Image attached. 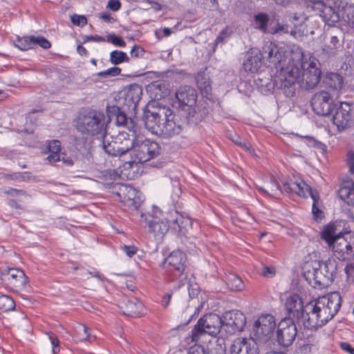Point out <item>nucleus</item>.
Segmentation results:
<instances>
[{"label":"nucleus","instance_id":"1","mask_svg":"<svg viewBox=\"0 0 354 354\" xmlns=\"http://www.w3.org/2000/svg\"><path fill=\"white\" fill-rule=\"evenodd\" d=\"M321 79L319 62L315 57L305 59L302 48L293 46L286 67H283L274 80V86L286 97H292L295 93V83L307 90L317 86Z\"/></svg>","mask_w":354,"mask_h":354},{"label":"nucleus","instance_id":"2","mask_svg":"<svg viewBox=\"0 0 354 354\" xmlns=\"http://www.w3.org/2000/svg\"><path fill=\"white\" fill-rule=\"evenodd\" d=\"M341 301L340 295L333 292L308 303L305 307L304 326L308 329L323 326L337 314Z\"/></svg>","mask_w":354,"mask_h":354},{"label":"nucleus","instance_id":"3","mask_svg":"<svg viewBox=\"0 0 354 354\" xmlns=\"http://www.w3.org/2000/svg\"><path fill=\"white\" fill-rule=\"evenodd\" d=\"M341 221H335L324 226L321 232V239L326 242L335 257L340 261L351 259L354 250L350 242L342 236Z\"/></svg>","mask_w":354,"mask_h":354},{"label":"nucleus","instance_id":"4","mask_svg":"<svg viewBox=\"0 0 354 354\" xmlns=\"http://www.w3.org/2000/svg\"><path fill=\"white\" fill-rule=\"evenodd\" d=\"M104 120L105 118L102 112L93 109L84 110L80 113L77 129L82 133L91 136L104 135Z\"/></svg>","mask_w":354,"mask_h":354},{"label":"nucleus","instance_id":"5","mask_svg":"<svg viewBox=\"0 0 354 354\" xmlns=\"http://www.w3.org/2000/svg\"><path fill=\"white\" fill-rule=\"evenodd\" d=\"M197 91L190 86H180L176 93L178 108L184 111L189 122H196L199 118L197 112Z\"/></svg>","mask_w":354,"mask_h":354},{"label":"nucleus","instance_id":"6","mask_svg":"<svg viewBox=\"0 0 354 354\" xmlns=\"http://www.w3.org/2000/svg\"><path fill=\"white\" fill-rule=\"evenodd\" d=\"M133 147V137L125 131H121L115 136L103 135L102 148L109 156H121L130 151Z\"/></svg>","mask_w":354,"mask_h":354},{"label":"nucleus","instance_id":"7","mask_svg":"<svg viewBox=\"0 0 354 354\" xmlns=\"http://www.w3.org/2000/svg\"><path fill=\"white\" fill-rule=\"evenodd\" d=\"M223 330L221 317L215 313H209L201 317L192 330V342H198L200 336L207 334L215 337Z\"/></svg>","mask_w":354,"mask_h":354},{"label":"nucleus","instance_id":"8","mask_svg":"<svg viewBox=\"0 0 354 354\" xmlns=\"http://www.w3.org/2000/svg\"><path fill=\"white\" fill-rule=\"evenodd\" d=\"M160 152V147L156 142L148 139L133 140V147L130 149L131 162L136 164L146 162L157 157Z\"/></svg>","mask_w":354,"mask_h":354},{"label":"nucleus","instance_id":"9","mask_svg":"<svg viewBox=\"0 0 354 354\" xmlns=\"http://www.w3.org/2000/svg\"><path fill=\"white\" fill-rule=\"evenodd\" d=\"M187 257L185 253L180 250L171 252L165 259V263L171 272V279L178 281V286L185 285L187 275L185 273Z\"/></svg>","mask_w":354,"mask_h":354},{"label":"nucleus","instance_id":"10","mask_svg":"<svg viewBox=\"0 0 354 354\" xmlns=\"http://www.w3.org/2000/svg\"><path fill=\"white\" fill-rule=\"evenodd\" d=\"M283 187L286 192L295 193L299 196L306 198L310 196L313 201L312 212L314 217L317 220L324 217L323 212L318 207L319 200L318 193L316 191H313L303 180H298L295 182L286 183Z\"/></svg>","mask_w":354,"mask_h":354},{"label":"nucleus","instance_id":"11","mask_svg":"<svg viewBox=\"0 0 354 354\" xmlns=\"http://www.w3.org/2000/svg\"><path fill=\"white\" fill-rule=\"evenodd\" d=\"M275 327L274 316L270 314L261 315L254 323L252 338L260 343H266L273 337Z\"/></svg>","mask_w":354,"mask_h":354},{"label":"nucleus","instance_id":"12","mask_svg":"<svg viewBox=\"0 0 354 354\" xmlns=\"http://www.w3.org/2000/svg\"><path fill=\"white\" fill-rule=\"evenodd\" d=\"M292 49V47L286 51L272 42L267 43L262 48L263 58L268 59L270 64L274 65L276 68H279V74L283 67L287 66Z\"/></svg>","mask_w":354,"mask_h":354},{"label":"nucleus","instance_id":"13","mask_svg":"<svg viewBox=\"0 0 354 354\" xmlns=\"http://www.w3.org/2000/svg\"><path fill=\"white\" fill-rule=\"evenodd\" d=\"M140 222L141 225L144 224L143 227L157 240H161L169 229L165 220L149 214L141 213Z\"/></svg>","mask_w":354,"mask_h":354},{"label":"nucleus","instance_id":"14","mask_svg":"<svg viewBox=\"0 0 354 354\" xmlns=\"http://www.w3.org/2000/svg\"><path fill=\"white\" fill-rule=\"evenodd\" d=\"M168 115H171V109L167 107L159 108L156 111L145 110L143 122L145 128L151 133L158 136L163 117H167Z\"/></svg>","mask_w":354,"mask_h":354},{"label":"nucleus","instance_id":"15","mask_svg":"<svg viewBox=\"0 0 354 354\" xmlns=\"http://www.w3.org/2000/svg\"><path fill=\"white\" fill-rule=\"evenodd\" d=\"M223 330L227 335L235 334L243 330L246 324L245 315L239 310H230L221 317Z\"/></svg>","mask_w":354,"mask_h":354},{"label":"nucleus","instance_id":"16","mask_svg":"<svg viewBox=\"0 0 354 354\" xmlns=\"http://www.w3.org/2000/svg\"><path fill=\"white\" fill-rule=\"evenodd\" d=\"M297 334L295 321L291 318H284L278 325L277 339L278 343L283 346H290Z\"/></svg>","mask_w":354,"mask_h":354},{"label":"nucleus","instance_id":"17","mask_svg":"<svg viewBox=\"0 0 354 354\" xmlns=\"http://www.w3.org/2000/svg\"><path fill=\"white\" fill-rule=\"evenodd\" d=\"M117 195L125 206L133 210H137L143 201L139 192L127 184H121L118 186Z\"/></svg>","mask_w":354,"mask_h":354},{"label":"nucleus","instance_id":"18","mask_svg":"<svg viewBox=\"0 0 354 354\" xmlns=\"http://www.w3.org/2000/svg\"><path fill=\"white\" fill-rule=\"evenodd\" d=\"M333 123L339 131L350 129L354 126V112L348 102H341L339 107L333 115Z\"/></svg>","mask_w":354,"mask_h":354},{"label":"nucleus","instance_id":"19","mask_svg":"<svg viewBox=\"0 0 354 354\" xmlns=\"http://www.w3.org/2000/svg\"><path fill=\"white\" fill-rule=\"evenodd\" d=\"M313 111L319 115H330L335 108L333 98L326 91L316 93L311 100Z\"/></svg>","mask_w":354,"mask_h":354},{"label":"nucleus","instance_id":"20","mask_svg":"<svg viewBox=\"0 0 354 354\" xmlns=\"http://www.w3.org/2000/svg\"><path fill=\"white\" fill-rule=\"evenodd\" d=\"M1 280L6 282L12 289L18 290L26 287L28 277L22 270L12 268H8L1 274Z\"/></svg>","mask_w":354,"mask_h":354},{"label":"nucleus","instance_id":"21","mask_svg":"<svg viewBox=\"0 0 354 354\" xmlns=\"http://www.w3.org/2000/svg\"><path fill=\"white\" fill-rule=\"evenodd\" d=\"M286 310L287 311L288 317L292 320L297 322L305 319L306 315H304V304L301 298L297 294H292L287 297L285 303Z\"/></svg>","mask_w":354,"mask_h":354},{"label":"nucleus","instance_id":"22","mask_svg":"<svg viewBox=\"0 0 354 354\" xmlns=\"http://www.w3.org/2000/svg\"><path fill=\"white\" fill-rule=\"evenodd\" d=\"M231 354H258L257 341L252 337H238L230 346Z\"/></svg>","mask_w":354,"mask_h":354},{"label":"nucleus","instance_id":"23","mask_svg":"<svg viewBox=\"0 0 354 354\" xmlns=\"http://www.w3.org/2000/svg\"><path fill=\"white\" fill-rule=\"evenodd\" d=\"M339 196L349 206L344 209L348 216L354 221V182L352 180H345L339 189Z\"/></svg>","mask_w":354,"mask_h":354},{"label":"nucleus","instance_id":"24","mask_svg":"<svg viewBox=\"0 0 354 354\" xmlns=\"http://www.w3.org/2000/svg\"><path fill=\"white\" fill-rule=\"evenodd\" d=\"M142 94V87L133 84L125 88L121 93L123 105L129 111H135Z\"/></svg>","mask_w":354,"mask_h":354},{"label":"nucleus","instance_id":"25","mask_svg":"<svg viewBox=\"0 0 354 354\" xmlns=\"http://www.w3.org/2000/svg\"><path fill=\"white\" fill-rule=\"evenodd\" d=\"M164 118V122L161 124L160 136L165 138H171L180 133L183 130L182 124L178 118L173 114L171 110V115Z\"/></svg>","mask_w":354,"mask_h":354},{"label":"nucleus","instance_id":"26","mask_svg":"<svg viewBox=\"0 0 354 354\" xmlns=\"http://www.w3.org/2000/svg\"><path fill=\"white\" fill-rule=\"evenodd\" d=\"M313 9L322 18L323 21L329 26H333L339 21V12L333 7L327 6L322 1L315 2Z\"/></svg>","mask_w":354,"mask_h":354},{"label":"nucleus","instance_id":"27","mask_svg":"<svg viewBox=\"0 0 354 354\" xmlns=\"http://www.w3.org/2000/svg\"><path fill=\"white\" fill-rule=\"evenodd\" d=\"M344 49V39L332 34H326L324 37V43L322 51L328 56H335L342 52Z\"/></svg>","mask_w":354,"mask_h":354},{"label":"nucleus","instance_id":"28","mask_svg":"<svg viewBox=\"0 0 354 354\" xmlns=\"http://www.w3.org/2000/svg\"><path fill=\"white\" fill-rule=\"evenodd\" d=\"M120 308L124 315L138 317L142 314L143 304L136 297H126L120 301Z\"/></svg>","mask_w":354,"mask_h":354},{"label":"nucleus","instance_id":"29","mask_svg":"<svg viewBox=\"0 0 354 354\" xmlns=\"http://www.w3.org/2000/svg\"><path fill=\"white\" fill-rule=\"evenodd\" d=\"M262 57V51L255 53L248 52L243 63V69L251 73L257 72L261 67Z\"/></svg>","mask_w":354,"mask_h":354},{"label":"nucleus","instance_id":"30","mask_svg":"<svg viewBox=\"0 0 354 354\" xmlns=\"http://www.w3.org/2000/svg\"><path fill=\"white\" fill-rule=\"evenodd\" d=\"M304 276L306 280L309 281V283L314 286L317 285L325 286L330 283L329 281H326V277L319 266L313 267L312 270L306 271Z\"/></svg>","mask_w":354,"mask_h":354},{"label":"nucleus","instance_id":"31","mask_svg":"<svg viewBox=\"0 0 354 354\" xmlns=\"http://www.w3.org/2000/svg\"><path fill=\"white\" fill-rule=\"evenodd\" d=\"M118 113L116 114V123L119 126H123L126 127L129 131L132 132L131 137H134V135L137 131V124L133 119L127 118L126 114L121 112L118 107H116Z\"/></svg>","mask_w":354,"mask_h":354},{"label":"nucleus","instance_id":"32","mask_svg":"<svg viewBox=\"0 0 354 354\" xmlns=\"http://www.w3.org/2000/svg\"><path fill=\"white\" fill-rule=\"evenodd\" d=\"M324 83L326 86L334 91H339L344 84V80L342 75L337 73H327Z\"/></svg>","mask_w":354,"mask_h":354},{"label":"nucleus","instance_id":"33","mask_svg":"<svg viewBox=\"0 0 354 354\" xmlns=\"http://www.w3.org/2000/svg\"><path fill=\"white\" fill-rule=\"evenodd\" d=\"M318 266L324 273L326 281H329L330 283H332L337 272V266L335 261L328 260L322 263H318Z\"/></svg>","mask_w":354,"mask_h":354},{"label":"nucleus","instance_id":"34","mask_svg":"<svg viewBox=\"0 0 354 354\" xmlns=\"http://www.w3.org/2000/svg\"><path fill=\"white\" fill-rule=\"evenodd\" d=\"M196 83L202 95L207 97L211 94L212 86L209 77L204 73H199L196 76Z\"/></svg>","mask_w":354,"mask_h":354},{"label":"nucleus","instance_id":"35","mask_svg":"<svg viewBox=\"0 0 354 354\" xmlns=\"http://www.w3.org/2000/svg\"><path fill=\"white\" fill-rule=\"evenodd\" d=\"M47 149L50 153L47 160L50 162H56L60 160L61 142L59 140L49 141Z\"/></svg>","mask_w":354,"mask_h":354},{"label":"nucleus","instance_id":"36","mask_svg":"<svg viewBox=\"0 0 354 354\" xmlns=\"http://www.w3.org/2000/svg\"><path fill=\"white\" fill-rule=\"evenodd\" d=\"M225 283L232 290L239 291L244 288L242 279L234 273H230L225 276Z\"/></svg>","mask_w":354,"mask_h":354},{"label":"nucleus","instance_id":"37","mask_svg":"<svg viewBox=\"0 0 354 354\" xmlns=\"http://www.w3.org/2000/svg\"><path fill=\"white\" fill-rule=\"evenodd\" d=\"M254 19L256 28L264 33L268 32L267 26L269 21L268 14L264 12L258 13L254 16Z\"/></svg>","mask_w":354,"mask_h":354},{"label":"nucleus","instance_id":"38","mask_svg":"<svg viewBox=\"0 0 354 354\" xmlns=\"http://www.w3.org/2000/svg\"><path fill=\"white\" fill-rule=\"evenodd\" d=\"M15 45L21 50L33 48L32 36L18 37L15 41Z\"/></svg>","mask_w":354,"mask_h":354},{"label":"nucleus","instance_id":"39","mask_svg":"<svg viewBox=\"0 0 354 354\" xmlns=\"http://www.w3.org/2000/svg\"><path fill=\"white\" fill-rule=\"evenodd\" d=\"M110 61L113 64L118 65L122 62H129V58L124 52L115 50L110 54Z\"/></svg>","mask_w":354,"mask_h":354},{"label":"nucleus","instance_id":"40","mask_svg":"<svg viewBox=\"0 0 354 354\" xmlns=\"http://www.w3.org/2000/svg\"><path fill=\"white\" fill-rule=\"evenodd\" d=\"M15 308V301L8 295H2L0 297V308L4 311H10Z\"/></svg>","mask_w":354,"mask_h":354},{"label":"nucleus","instance_id":"41","mask_svg":"<svg viewBox=\"0 0 354 354\" xmlns=\"http://www.w3.org/2000/svg\"><path fill=\"white\" fill-rule=\"evenodd\" d=\"M342 18L349 26L354 28V6L345 7L342 11Z\"/></svg>","mask_w":354,"mask_h":354},{"label":"nucleus","instance_id":"42","mask_svg":"<svg viewBox=\"0 0 354 354\" xmlns=\"http://www.w3.org/2000/svg\"><path fill=\"white\" fill-rule=\"evenodd\" d=\"M164 220L168 223L169 227L172 228L174 223H177L178 221L183 220V215L178 211L172 209L168 212Z\"/></svg>","mask_w":354,"mask_h":354},{"label":"nucleus","instance_id":"43","mask_svg":"<svg viewBox=\"0 0 354 354\" xmlns=\"http://www.w3.org/2000/svg\"><path fill=\"white\" fill-rule=\"evenodd\" d=\"M89 328L84 324H78L75 328L76 337L78 341H84L89 339Z\"/></svg>","mask_w":354,"mask_h":354},{"label":"nucleus","instance_id":"44","mask_svg":"<svg viewBox=\"0 0 354 354\" xmlns=\"http://www.w3.org/2000/svg\"><path fill=\"white\" fill-rule=\"evenodd\" d=\"M106 41L109 42L118 47H125L126 42L120 37L115 35L114 33H111L107 35Z\"/></svg>","mask_w":354,"mask_h":354},{"label":"nucleus","instance_id":"45","mask_svg":"<svg viewBox=\"0 0 354 354\" xmlns=\"http://www.w3.org/2000/svg\"><path fill=\"white\" fill-rule=\"evenodd\" d=\"M121 68L117 66L111 67L106 71L100 72L97 74V76L103 78L108 77H115L120 74Z\"/></svg>","mask_w":354,"mask_h":354},{"label":"nucleus","instance_id":"46","mask_svg":"<svg viewBox=\"0 0 354 354\" xmlns=\"http://www.w3.org/2000/svg\"><path fill=\"white\" fill-rule=\"evenodd\" d=\"M33 48L35 46H39L44 49H48L50 48V42L44 37L32 36Z\"/></svg>","mask_w":354,"mask_h":354},{"label":"nucleus","instance_id":"47","mask_svg":"<svg viewBox=\"0 0 354 354\" xmlns=\"http://www.w3.org/2000/svg\"><path fill=\"white\" fill-rule=\"evenodd\" d=\"M187 289H188L189 295L191 298L196 297L200 292V288H199L198 285L196 283H194L192 281L191 278L189 279V281L187 282Z\"/></svg>","mask_w":354,"mask_h":354},{"label":"nucleus","instance_id":"48","mask_svg":"<svg viewBox=\"0 0 354 354\" xmlns=\"http://www.w3.org/2000/svg\"><path fill=\"white\" fill-rule=\"evenodd\" d=\"M198 3L205 10H214L218 7L216 0H198Z\"/></svg>","mask_w":354,"mask_h":354},{"label":"nucleus","instance_id":"49","mask_svg":"<svg viewBox=\"0 0 354 354\" xmlns=\"http://www.w3.org/2000/svg\"><path fill=\"white\" fill-rule=\"evenodd\" d=\"M191 221L189 218H185L183 216V220L178 221L177 223H174L173 225V229L178 232L183 233V229L186 227L187 225H190Z\"/></svg>","mask_w":354,"mask_h":354},{"label":"nucleus","instance_id":"50","mask_svg":"<svg viewBox=\"0 0 354 354\" xmlns=\"http://www.w3.org/2000/svg\"><path fill=\"white\" fill-rule=\"evenodd\" d=\"M346 164L351 174L354 175V148L351 149L347 152Z\"/></svg>","mask_w":354,"mask_h":354},{"label":"nucleus","instance_id":"51","mask_svg":"<svg viewBox=\"0 0 354 354\" xmlns=\"http://www.w3.org/2000/svg\"><path fill=\"white\" fill-rule=\"evenodd\" d=\"M276 273V270L273 266L263 265L261 270V274L264 277L272 278Z\"/></svg>","mask_w":354,"mask_h":354},{"label":"nucleus","instance_id":"52","mask_svg":"<svg viewBox=\"0 0 354 354\" xmlns=\"http://www.w3.org/2000/svg\"><path fill=\"white\" fill-rule=\"evenodd\" d=\"M48 335L53 348V353L56 354L59 352V340L58 337L51 332L48 333Z\"/></svg>","mask_w":354,"mask_h":354},{"label":"nucleus","instance_id":"53","mask_svg":"<svg viewBox=\"0 0 354 354\" xmlns=\"http://www.w3.org/2000/svg\"><path fill=\"white\" fill-rule=\"evenodd\" d=\"M71 21L74 25L79 26H84L87 24V19L83 15H73L71 16Z\"/></svg>","mask_w":354,"mask_h":354},{"label":"nucleus","instance_id":"54","mask_svg":"<svg viewBox=\"0 0 354 354\" xmlns=\"http://www.w3.org/2000/svg\"><path fill=\"white\" fill-rule=\"evenodd\" d=\"M120 249L129 257H132L138 252V249L135 245H123L120 246Z\"/></svg>","mask_w":354,"mask_h":354},{"label":"nucleus","instance_id":"55","mask_svg":"<svg viewBox=\"0 0 354 354\" xmlns=\"http://www.w3.org/2000/svg\"><path fill=\"white\" fill-rule=\"evenodd\" d=\"M212 346V348H209V354H225V348L221 344L216 342Z\"/></svg>","mask_w":354,"mask_h":354},{"label":"nucleus","instance_id":"56","mask_svg":"<svg viewBox=\"0 0 354 354\" xmlns=\"http://www.w3.org/2000/svg\"><path fill=\"white\" fill-rule=\"evenodd\" d=\"M145 53V50L138 45H134L130 51L131 56L136 58L142 57Z\"/></svg>","mask_w":354,"mask_h":354},{"label":"nucleus","instance_id":"57","mask_svg":"<svg viewBox=\"0 0 354 354\" xmlns=\"http://www.w3.org/2000/svg\"><path fill=\"white\" fill-rule=\"evenodd\" d=\"M292 19L295 26H299L301 25L307 19V17L303 13H295Z\"/></svg>","mask_w":354,"mask_h":354},{"label":"nucleus","instance_id":"58","mask_svg":"<svg viewBox=\"0 0 354 354\" xmlns=\"http://www.w3.org/2000/svg\"><path fill=\"white\" fill-rule=\"evenodd\" d=\"M188 354H207V353L204 346L194 345L190 348Z\"/></svg>","mask_w":354,"mask_h":354},{"label":"nucleus","instance_id":"59","mask_svg":"<svg viewBox=\"0 0 354 354\" xmlns=\"http://www.w3.org/2000/svg\"><path fill=\"white\" fill-rule=\"evenodd\" d=\"M84 42L95 41V42H104L106 39L100 35H86L83 38Z\"/></svg>","mask_w":354,"mask_h":354},{"label":"nucleus","instance_id":"60","mask_svg":"<svg viewBox=\"0 0 354 354\" xmlns=\"http://www.w3.org/2000/svg\"><path fill=\"white\" fill-rule=\"evenodd\" d=\"M107 8L113 11H118L121 8V3L119 0H109Z\"/></svg>","mask_w":354,"mask_h":354},{"label":"nucleus","instance_id":"61","mask_svg":"<svg viewBox=\"0 0 354 354\" xmlns=\"http://www.w3.org/2000/svg\"><path fill=\"white\" fill-rule=\"evenodd\" d=\"M339 346L344 351L349 354H354V348L349 343L346 342H340Z\"/></svg>","mask_w":354,"mask_h":354},{"label":"nucleus","instance_id":"62","mask_svg":"<svg viewBox=\"0 0 354 354\" xmlns=\"http://www.w3.org/2000/svg\"><path fill=\"white\" fill-rule=\"evenodd\" d=\"M171 294H166L162 298L161 304H162V306L164 308H167L169 306L170 300H171Z\"/></svg>","mask_w":354,"mask_h":354},{"label":"nucleus","instance_id":"63","mask_svg":"<svg viewBox=\"0 0 354 354\" xmlns=\"http://www.w3.org/2000/svg\"><path fill=\"white\" fill-rule=\"evenodd\" d=\"M77 51L81 56H88V53L87 50L82 45H78L77 47Z\"/></svg>","mask_w":354,"mask_h":354},{"label":"nucleus","instance_id":"64","mask_svg":"<svg viewBox=\"0 0 354 354\" xmlns=\"http://www.w3.org/2000/svg\"><path fill=\"white\" fill-rule=\"evenodd\" d=\"M344 270L348 276L352 274L354 272V263L347 264L344 268Z\"/></svg>","mask_w":354,"mask_h":354}]
</instances>
